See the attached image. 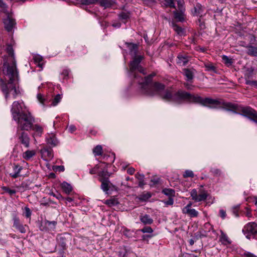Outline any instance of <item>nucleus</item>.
Listing matches in <instances>:
<instances>
[{
  "label": "nucleus",
  "instance_id": "f257e3e1",
  "mask_svg": "<svg viewBox=\"0 0 257 257\" xmlns=\"http://www.w3.org/2000/svg\"><path fill=\"white\" fill-rule=\"evenodd\" d=\"M173 102L177 104H182L184 102L199 103L207 107H211L210 104L220 103L217 99L209 97L203 98L197 95H195L181 89L174 93Z\"/></svg>",
  "mask_w": 257,
  "mask_h": 257
},
{
  "label": "nucleus",
  "instance_id": "f03ea898",
  "mask_svg": "<svg viewBox=\"0 0 257 257\" xmlns=\"http://www.w3.org/2000/svg\"><path fill=\"white\" fill-rule=\"evenodd\" d=\"M155 75V74L153 73L144 78H140L138 74L134 73V77L138 80V82L141 86L142 93L149 96H153L160 94L162 90L165 89L164 84L158 82H153V77Z\"/></svg>",
  "mask_w": 257,
  "mask_h": 257
},
{
  "label": "nucleus",
  "instance_id": "7ed1b4c3",
  "mask_svg": "<svg viewBox=\"0 0 257 257\" xmlns=\"http://www.w3.org/2000/svg\"><path fill=\"white\" fill-rule=\"evenodd\" d=\"M4 74L8 76L9 80L8 83H6L2 78H0V86L3 93L5 94V97L7 99L9 94L11 93L13 98H16L17 96L20 94V91L19 87L17 88L15 81L17 80L18 73L17 71H10L9 70L6 72L3 69Z\"/></svg>",
  "mask_w": 257,
  "mask_h": 257
},
{
  "label": "nucleus",
  "instance_id": "20e7f679",
  "mask_svg": "<svg viewBox=\"0 0 257 257\" xmlns=\"http://www.w3.org/2000/svg\"><path fill=\"white\" fill-rule=\"evenodd\" d=\"M17 122V130L29 131L31 130L35 119L29 112L23 111L22 113L14 119Z\"/></svg>",
  "mask_w": 257,
  "mask_h": 257
},
{
  "label": "nucleus",
  "instance_id": "39448f33",
  "mask_svg": "<svg viewBox=\"0 0 257 257\" xmlns=\"http://www.w3.org/2000/svg\"><path fill=\"white\" fill-rule=\"evenodd\" d=\"M8 56L4 57L3 69L6 72L17 71L16 68V61L15 58L14 52L11 45H8L6 49Z\"/></svg>",
  "mask_w": 257,
  "mask_h": 257
},
{
  "label": "nucleus",
  "instance_id": "423d86ee",
  "mask_svg": "<svg viewBox=\"0 0 257 257\" xmlns=\"http://www.w3.org/2000/svg\"><path fill=\"white\" fill-rule=\"evenodd\" d=\"M257 123V111L250 107H243L240 105L238 112Z\"/></svg>",
  "mask_w": 257,
  "mask_h": 257
},
{
  "label": "nucleus",
  "instance_id": "0eeeda50",
  "mask_svg": "<svg viewBox=\"0 0 257 257\" xmlns=\"http://www.w3.org/2000/svg\"><path fill=\"white\" fill-rule=\"evenodd\" d=\"M143 58L144 57L142 55L134 57L133 60L130 64V70L131 72L134 73L137 70L143 74H146L145 70L140 65Z\"/></svg>",
  "mask_w": 257,
  "mask_h": 257
},
{
  "label": "nucleus",
  "instance_id": "6e6552de",
  "mask_svg": "<svg viewBox=\"0 0 257 257\" xmlns=\"http://www.w3.org/2000/svg\"><path fill=\"white\" fill-rule=\"evenodd\" d=\"M220 103L218 104H210L209 105L211 107L210 108H216L217 106L220 105V107L224 109L227 111H232L235 113H238V109L240 105L237 104L232 103L228 102H220L218 101Z\"/></svg>",
  "mask_w": 257,
  "mask_h": 257
},
{
  "label": "nucleus",
  "instance_id": "1a4fd4ad",
  "mask_svg": "<svg viewBox=\"0 0 257 257\" xmlns=\"http://www.w3.org/2000/svg\"><path fill=\"white\" fill-rule=\"evenodd\" d=\"M184 2L183 0H177V9L173 12L174 18L178 22H183L184 20V12L185 11Z\"/></svg>",
  "mask_w": 257,
  "mask_h": 257
},
{
  "label": "nucleus",
  "instance_id": "9d476101",
  "mask_svg": "<svg viewBox=\"0 0 257 257\" xmlns=\"http://www.w3.org/2000/svg\"><path fill=\"white\" fill-rule=\"evenodd\" d=\"M242 231L245 234L246 233H248L246 235L247 238L250 239V236L252 235L254 238L257 239V223L255 222H251L247 223L245 225Z\"/></svg>",
  "mask_w": 257,
  "mask_h": 257
},
{
  "label": "nucleus",
  "instance_id": "9b49d317",
  "mask_svg": "<svg viewBox=\"0 0 257 257\" xmlns=\"http://www.w3.org/2000/svg\"><path fill=\"white\" fill-rule=\"evenodd\" d=\"M56 240L58 244L62 248V250L64 251L67 248V243L69 242L71 240V237L70 234L64 233L63 234H58L57 236Z\"/></svg>",
  "mask_w": 257,
  "mask_h": 257
},
{
  "label": "nucleus",
  "instance_id": "f8f14e48",
  "mask_svg": "<svg viewBox=\"0 0 257 257\" xmlns=\"http://www.w3.org/2000/svg\"><path fill=\"white\" fill-rule=\"evenodd\" d=\"M108 163L102 162V166L103 167L100 168L101 170L98 172V180L99 181L109 180V178L111 175V173L108 172Z\"/></svg>",
  "mask_w": 257,
  "mask_h": 257
},
{
  "label": "nucleus",
  "instance_id": "ddd939ff",
  "mask_svg": "<svg viewBox=\"0 0 257 257\" xmlns=\"http://www.w3.org/2000/svg\"><path fill=\"white\" fill-rule=\"evenodd\" d=\"M11 112L13 119L17 118L22 113V106L19 101H14L12 105Z\"/></svg>",
  "mask_w": 257,
  "mask_h": 257
},
{
  "label": "nucleus",
  "instance_id": "4468645a",
  "mask_svg": "<svg viewBox=\"0 0 257 257\" xmlns=\"http://www.w3.org/2000/svg\"><path fill=\"white\" fill-rule=\"evenodd\" d=\"M17 135L18 137L20 142L26 148L29 147L30 138L28 134L24 132V131H17Z\"/></svg>",
  "mask_w": 257,
  "mask_h": 257
},
{
  "label": "nucleus",
  "instance_id": "2eb2a0df",
  "mask_svg": "<svg viewBox=\"0 0 257 257\" xmlns=\"http://www.w3.org/2000/svg\"><path fill=\"white\" fill-rule=\"evenodd\" d=\"M190 58L191 57L187 53L185 52L180 53L177 57L176 62L180 66H184L187 65Z\"/></svg>",
  "mask_w": 257,
  "mask_h": 257
},
{
  "label": "nucleus",
  "instance_id": "dca6fc26",
  "mask_svg": "<svg viewBox=\"0 0 257 257\" xmlns=\"http://www.w3.org/2000/svg\"><path fill=\"white\" fill-rule=\"evenodd\" d=\"M7 14L8 16L6 19H4L3 23L6 30L8 32H11L13 30L16 22L15 20L11 17L8 13H7Z\"/></svg>",
  "mask_w": 257,
  "mask_h": 257
},
{
  "label": "nucleus",
  "instance_id": "f3484780",
  "mask_svg": "<svg viewBox=\"0 0 257 257\" xmlns=\"http://www.w3.org/2000/svg\"><path fill=\"white\" fill-rule=\"evenodd\" d=\"M13 219L14 221L13 227L22 233H26V227H28V226L27 225H24L22 223H21L19 218L17 216H15Z\"/></svg>",
  "mask_w": 257,
  "mask_h": 257
},
{
  "label": "nucleus",
  "instance_id": "a211bd4d",
  "mask_svg": "<svg viewBox=\"0 0 257 257\" xmlns=\"http://www.w3.org/2000/svg\"><path fill=\"white\" fill-rule=\"evenodd\" d=\"M42 158L45 160H51L53 157V150L51 148H44L41 150Z\"/></svg>",
  "mask_w": 257,
  "mask_h": 257
},
{
  "label": "nucleus",
  "instance_id": "6ab92c4d",
  "mask_svg": "<svg viewBox=\"0 0 257 257\" xmlns=\"http://www.w3.org/2000/svg\"><path fill=\"white\" fill-rule=\"evenodd\" d=\"M125 45L130 51V54L133 57L138 56L139 45L133 43L126 42Z\"/></svg>",
  "mask_w": 257,
  "mask_h": 257
},
{
  "label": "nucleus",
  "instance_id": "aec40b11",
  "mask_svg": "<svg viewBox=\"0 0 257 257\" xmlns=\"http://www.w3.org/2000/svg\"><path fill=\"white\" fill-rule=\"evenodd\" d=\"M194 69L184 68L183 69V74L186 77V80L191 82L194 77Z\"/></svg>",
  "mask_w": 257,
  "mask_h": 257
},
{
  "label": "nucleus",
  "instance_id": "412c9836",
  "mask_svg": "<svg viewBox=\"0 0 257 257\" xmlns=\"http://www.w3.org/2000/svg\"><path fill=\"white\" fill-rule=\"evenodd\" d=\"M14 172L10 174V176L13 178H17L21 176L20 172L23 169V167L16 164H14L13 166Z\"/></svg>",
  "mask_w": 257,
  "mask_h": 257
},
{
  "label": "nucleus",
  "instance_id": "4be33fe9",
  "mask_svg": "<svg viewBox=\"0 0 257 257\" xmlns=\"http://www.w3.org/2000/svg\"><path fill=\"white\" fill-rule=\"evenodd\" d=\"M163 90H162L160 94H157L156 95H159L161 96V97L164 100L167 101H172L173 98L174 97V94H172L171 91L169 90H165V94H162L161 93Z\"/></svg>",
  "mask_w": 257,
  "mask_h": 257
},
{
  "label": "nucleus",
  "instance_id": "5701e85b",
  "mask_svg": "<svg viewBox=\"0 0 257 257\" xmlns=\"http://www.w3.org/2000/svg\"><path fill=\"white\" fill-rule=\"evenodd\" d=\"M47 143L53 147H55L58 144V141L56 139L55 135L53 134L49 135L47 137Z\"/></svg>",
  "mask_w": 257,
  "mask_h": 257
},
{
  "label": "nucleus",
  "instance_id": "b1692460",
  "mask_svg": "<svg viewBox=\"0 0 257 257\" xmlns=\"http://www.w3.org/2000/svg\"><path fill=\"white\" fill-rule=\"evenodd\" d=\"M100 182L101 183L100 186L101 189L104 192L107 193L110 187L112 186V183L109 180L100 181Z\"/></svg>",
  "mask_w": 257,
  "mask_h": 257
},
{
  "label": "nucleus",
  "instance_id": "393cba45",
  "mask_svg": "<svg viewBox=\"0 0 257 257\" xmlns=\"http://www.w3.org/2000/svg\"><path fill=\"white\" fill-rule=\"evenodd\" d=\"M221 234L219 238V241L223 245L230 244L231 241H230L227 235L224 233L222 230L220 231Z\"/></svg>",
  "mask_w": 257,
  "mask_h": 257
},
{
  "label": "nucleus",
  "instance_id": "a878e982",
  "mask_svg": "<svg viewBox=\"0 0 257 257\" xmlns=\"http://www.w3.org/2000/svg\"><path fill=\"white\" fill-rule=\"evenodd\" d=\"M208 195L209 194H208L206 191L203 189H200L199 194L198 195V198L197 199V202H200L202 201L205 200L207 199Z\"/></svg>",
  "mask_w": 257,
  "mask_h": 257
},
{
  "label": "nucleus",
  "instance_id": "bb28decb",
  "mask_svg": "<svg viewBox=\"0 0 257 257\" xmlns=\"http://www.w3.org/2000/svg\"><path fill=\"white\" fill-rule=\"evenodd\" d=\"M97 4L105 9L110 7L113 5L111 0H97Z\"/></svg>",
  "mask_w": 257,
  "mask_h": 257
},
{
  "label": "nucleus",
  "instance_id": "cd10ccee",
  "mask_svg": "<svg viewBox=\"0 0 257 257\" xmlns=\"http://www.w3.org/2000/svg\"><path fill=\"white\" fill-rule=\"evenodd\" d=\"M246 48L247 49V54L248 55L257 57V47L252 45H248Z\"/></svg>",
  "mask_w": 257,
  "mask_h": 257
},
{
  "label": "nucleus",
  "instance_id": "c85d7f7f",
  "mask_svg": "<svg viewBox=\"0 0 257 257\" xmlns=\"http://www.w3.org/2000/svg\"><path fill=\"white\" fill-rule=\"evenodd\" d=\"M140 220L144 224H151L153 222V220L149 215L140 216Z\"/></svg>",
  "mask_w": 257,
  "mask_h": 257
},
{
  "label": "nucleus",
  "instance_id": "c756f323",
  "mask_svg": "<svg viewBox=\"0 0 257 257\" xmlns=\"http://www.w3.org/2000/svg\"><path fill=\"white\" fill-rule=\"evenodd\" d=\"M61 186L62 190L66 194H69L72 190V188L70 184L66 182H63L61 184Z\"/></svg>",
  "mask_w": 257,
  "mask_h": 257
},
{
  "label": "nucleus",
  "instance_id": "7c9ffc66",
  "mask_svg": "<svg viewBox=\"0 0 257 257\" xmlns=\"http://www.w3.org/2000/svg\"><path fill=\"white\" fill-rule=\"evenodd\" d=\"M36 155L35 150H27L23 154V158L26 160H29Z\"/></svg>",
  "mask_w": 257,
  "mask_h": 257
},
{
  "label": "nucleus",
  "instance_id": "2f4dec72",
  "mask_svg": "<svg viewBox=\"0 0 257 257\" xmlns=\"http://www.w3.org/2000/svg\"><path fill=\"white\" fill-rule=\"evenodd\" d=\"M183 214L188 215L190 217H196L198 216V212L195 209H186V211L182 212Z\"/></svg>",
  "mask_w": 257,
  "mask_h": 257
},
{
  "label": "nucleus",
  "instance_id": "473e14b6",
  "mask_svg": "<svg viewBox=\"0 0 257 257\" xmlns=\"http://www.w3.org/2000/svg\"><path fill=\"white\" fill-rule=\"evenodd\" d=\"M172 27H173L174 30L179 35H182L184 34L183 29L178 25H177L175 23H172Z\"/></svg>",
  "mask_w": 257,
  "mask_h": 257
},
{
  "label": "nucleus",
  "instance_id": "72a5a7b5",
  "mask_svg": "<svg viewBox=\"0 0 257 257\" xmlns=\"http://www.w3.org/2000/svg\"><path fill=\"white\" fill-rule=\"evenodd\" d=\"M162 193L165 195L168 196L169 197H173L175 196V192L174 189L170 188H165L162 190Z\"/></svg>",
  "mask_w": 257,
  "mask_h": 257
},
{
  "label": "nucleus",
  "instance_id": "f704fd0d",
  "mask_svg": "<svg viewBox=\"0 0 257 257\" xmlns=\"http://www.w3.org/2000/svg\"><path fill=\"white\" fill-rule=\"evenodd\" d=\"M94 156H100L102 155V147L101 145H97L93 150Z\"/></svg>",
  "mask_w": 257,
  "mask_h": 257
},
{
  "label": "nucleus",
  "instance_id": "c9c22d12",
  "mask_svg": "<svg viewBox=\"0 0 257 257\" xmlns=\"http://www.w3.org/2000/svg\"><path fill=\"white\" fill-rule=\"evenodd\" d=\"M164 2V5L166 7L170 8L176 9L175 5V2H177V0H163Z\"/></svg>",
  "mask_w": 257,
  "mask_h": 257
},
{
  "label": "nucleus",
  "instance_id": "e433bc0d",
  "mask_svg": "<svg viewBox=\"0 0 257 257\" xmlns=\"http://www.w3.org/2000/svg\"><path fill=\"white\" fill-rule=\"evenodd\" d=\"M33 59L36 63L38 64V66L41 68L42 67L43 63H41L43 61V57L39 55H35L33 57Z\"/></svg>",
  "mask_w": 257,
  "mask_h": 257
},
{
  "label": "nucleus",
  "instance_id": "4c0bfd02",
  "mask_svg": "<svg viewBox=\"0 0 257 257\" xmlns=\"http://www.w3.org/2000/svg\"><path fill=\"white\" fill-rule=\"evenodd\" d=\"M103 166H102V162L100 164H97L96 165L94 168H92L89 171V173L91 175L95 174L96 173L98 174V172L99 171H98L99 169H100L101 168H102Z\"/></svg>",
  "mask_w": 257,
  "mask_h": 257
},
{
  "label": "nucleus",
  "instance_id": "58836bf2",
  "mask_svg": "<svg viewBox=\"0 0 257 257\" xmlns=\"http://www.w3.org/2000/svg\"><path fill=\"white\" fill-rule=\"evenodd\" d=\"M222 59L223 63L228 66H231L233 63L232 59L226 55H223Z\"/></svg>",
  "mask_w": 257,
  "mask_h": 257
},
{
  "label": "nucleus",
  "instance_id": "ea45409f",
  "mask_svg": "<svg viewBox=\"0 0 257 257\" xmlns=\"http://www.w3.org/2000/svg\"><path fill=\"white\" fill-rule=\"evenodd\" d=\"M102 158L104 160L108 162V164L109 163L113 162L114 160V156L113 154H112L111 156L103 155L102 156Z\"/></svg>",
  "mask_w": 257,
  "mask_h": 257
},
{
  "label": "nucleus",
  "instance_id": "a19ab883",
  "mask_svg": "<svg viewBox=\"0 0 257 257\" xmlns=\"http://www.w3.org/2000/svg\"><path fill=\"white\" fill-rule=\"evenodd\" d=\"M204 66L207 71H212L214 72L215 71L216 68L212 63H205Z\"/></svg>",
  "mask_w": 257,
  "mask_h": 257
},
{
  "label": "nucleus",
  "instance_id": "79ce46f5",
  "mask_svg": "<svg viewBox=\"0 0 257 257\" xmlns=\"http://www.w3.org/2000/svg\"><path fill=\"white\" fill-rule=\"evenodd\" d=\"M151 197V195L149 193L143 194L139 197V199L141 201H145Z\"/></svg>",
  "mask_w": 257,
  "mask_h": 257
},
{
  "label": "nucleus",
  "instance_id": "37998d69",
  "mask_svg": "<svg viewBox=\"0 0 257 257\" xmlns=\"http://www.w3.org/2000/svg\"><path fill=\"white\" fill-rule=\"evenodd\" d=\"M31 130H34L39 134H42L43 132L42 127L38 124H33V126L32 127Z\"/></svg>",
  "mask_w": 257,
  "mask_h": 257
},
{
  "label": "nucleus",
  "instance_id": "c03bdc74",
  "mask_svg": "<svg viewBox=\"0 0 257 257\" xmlns=\"http://www.w3.org/2000/svg\"><path fill=\"white\" fill-rule=\"evenodd\" d=\"M61 98L60 94L56 95L52 100V105L53 106L56 105L60 101Z\"/></svg>",
  "mask_w": 257,
  "mask_h": 257
},
{
  "label": "nucleus",
  "instance_id": "a18cd8bd",
  "mask_svg": "<svg viewBox=\"0 0 257 257\" xmlns=\"http://www.w3.org/2000/svg\"><path fill=\"white\" fill-rule=\"evenodd\" d=\"M183 176L184 178H188V177H191L193 178L194 176V174L191 170H186L184 172V173L183 175Z\"/></svg>",
  "mask_w": 257,
  "mask_h": 257
},
{
  "label": "nucleus",
  "instance_id": "49530a36",
  "mask_svg": "<svg viewBox=\"0 0 257 257\" xmlns=\"http://www.w3.org/2000/svg\"><path fill=\"white\" fill-rule=\"evenodd\" d=\"M191 197L192 199L194 200L195 202H197V199L198 198V193L196 189H193L190 193Z\"/></svg>",
  "mask_w": 257,
  "mask_h": 257
},
{
  "label": "nucleus",
  "instance_id": "de8ad7c7",
  "mask_svg": "<svg viewBox=\"0 0 257 257\" xmlns=\"http://www.w3.org/2000/svg\"><path fill=\"white\" fill-rule=\"evenodd\" d=\"M82 4L85 5H89L97 4V0H82Z\"/></svg>",
  "mask_w": 257,
  "mask_h": 257
},
{
  "label": "nucleus",
  "instance_id": "09e8293b",
  "mask_svg": "<svg viewBox=\"0 0 257 257\" xmlns=\"http://www.w3.org/2000/svg\"><path fill=\"white\" fill-rule=\"evenodd\" d=\"M210 171L215 176H219L221 175V171L219 169L211 168Z\"/></svg>",
  "mask_w": 257,
  "mask_h": 257
},
{
  "label": "nucleus",
  "instance_id": "8fccbe9b",
  "mask_svg": "<svg viewBox=\"0 0 257 257\" xmlns=\"http://www.w3.org/2000/svg\"><path fill=\"white\" fill-rule=\"evenodd\" d=\"M3 189L4 191L8 193L11 195L15 194L16 193V191L15 190L11 189L8 187H4Z\"/></svg>",
  "mask_w": 257,
  "mask_h": 257
},
{
  "label": "nucleus",
  "instance_id": "3c124183",
  "mask_svg": "<svg viewBox=\"0 0 257 257\" xmlns=\"http://www.w3.org/2000/svg\"><path fill=\"white\" fill-rule=\"evenodd\" d=\"M245 84L250 86H254L257 87V81L256 80H250L248 79H245Z\"/></svg>",
  "mask_w": 257,
  "mask_h": 257
},
{
  "label": "nucleus",
  "instance_id": "603ef678",
  "mask_svg": "<svg viewBox=\"0 0 257 257\" xmlns=\"http://www.w3.org/2000/svg\"><path fill=\"white\" fill-rule=\"evenodd\" d=\"M0 8H1L5 13L7 12L8 6L3 0H0Z\"/></svg>",
  "mask_w": 257,
  "mask_h": 257
},
{
  "label": "nucleus",
  "instance_id": "864d4df0",
  "mask_svg": "<svg viewBox=\"0 0 257 257\" xmlns=\"http://www.w3.org/2000/svg\"><path fill=\"white\" fill-rule=\"evenodd\" d=\"M119 18L122 20H126L128 18V14L124 12H121L119 14Z\"/></svg>",
  "mask_w": 257,
  "mask_h": 257
},
{
  "label": "nucleus",
  "instance_id": "5fc2aeb1",
  "mask_svg": "<svg viewBox=\"0 0 257 257\" xmlns=\"http://www.w3.org/2000/svg\"><path fill=\"white\" fill-rule=\"evenodd\" d=\"M25 215L27 218H30L31 216L32 212L30 209L27 206L25 207Z\"/></svg>",
  "mask_w": 257,
  "mask_h": 257
},
{
  "label": "nucleus",
  "instance_id": "6e6d98bb",
  "mask_svg": "<svg viewBox=\"0 0 257 257\" xmlns=\"http://www.w3.org/2000/svg\"><path fill=\"white\" fill-rule=\"evenodd\" d=\"M141 231L143 233H152L153 230L150 226H146L141 229Z\"/></svg>",
  "mask_w": 257,
  "mask_h": 257
},
{
  "label": "nucleus",
  "instance_id": "4d7b16f0",
  "mask_svg": "<svg viewBox=\"0 0 257 257\" xmlns=\"http://www.w3.org/2000/svg\"><path fill=\"white\" fill-rule=\"evenodd\" d=\"M56 225V221H47L46 222V225L50 227L51 228L54 229Z\"/></svg>",
  "mask_w": 257,
  "mask_h": 257
},
{
  "label": "nucleus",
  "instance_id": "13d9d810",
  "mask_svg": "<svg viewBox=\"0 0 257 257\" xmlns=\"http://www.w3.org/2000/svg\"><path fill=\"white\" fill-rule=\"evenodd\" d=\"M117 203L115 199H109L105 201V204L112 206L115 205Z\"/></svg>",
  "mask_w": 257,
  "mask_h": 257
},
{
  "label": "nucleus",
  "instance_id": "bf43d9fd",
  "mask_svg": "<svg viewBox=\"0 0 257 257\" xmlns=\"http://www.w3.org/2000/svg\"><path fill=\"white\" fill-rule=\"evenodd\" d=\"M201 12L202 9L200 5H196V6L194 7V12L195 15H199Z\"/></svg>",
  "mask_w": 257,
  "mask_h": 257
},
{
  "label": "nucleus",
  "instance_id": "052dcab7",
  "mask_svg": "<svg viewBox=\"0 0 257 257\" xmlns=\"http://www.w3.org/2000/svg\"><path fill=\"white\" fill-rule=\"evenodd\" d=\"M136 178L140 180L139 186H141V183L142 182H144V175H141L140 174L137 173L136 174Z\"/></svg>",
  "mask_w": 257,
  "mask_h": 257
},
{
  "label": "nucleus",
  "instance_id": "680f3d73",
  "mask_svg": "<svg viewBox=\"0 0 257 257\" xmlns=\"http://www.w3.org/2000/svg\"><path fill=\"white\" fill-rule=\"evenodd\" d=\"M239 208V205H236L232 208V212L236 217H238L239 216L238 214Z\"/></svg>",
  "mask_w": 257,
  "mask_h": 257
},
{
  "label": "nucleus",
  "instance_id": "e2e57ef3",
  "mask_svg": "<svg viewBox=\"0 0 257 257\" xmlns=\"http://www.w3.org/2000/svg\"><path fill=\"white\" fill-rule=\"evenodd\" d=\"M166 205H172L174 203V200L172 197H169L168 200L164 201Z\"/></svg>",
  "mask_w": 257,
  "mask_h": 257
},
{
  "label": "nucleus",
  "instance_id": "0e129e2a",
  "mask_svg": "<svg viewBox=\"0 0 257 257\" xmlns=\"http://www.w3.org/2000/svg\"><path fill=\"white\" fill-rule=\"evenodd\" d=\"M199 26L201 29H204L205 28V23L203 21H201V19L198 20Z\"/></svg>",
  "mask_w": 257,
  "mask_h": 257
},
{
  "label": "nucleus",
  "instance_id": "69168bd1",
  "mask_svg": "<svg viewBox=\"0 0 257 257\" xmlns=\"http://www.w3.org/2000/svg\"><path fill=\"white\" fill-rule=\"evenodd\" d=\"M146 4L150 6H152L155 3L154 0H144Z\"/></svg>",
  "mask_w": 257,
  "mask_h": 257
},
{
  "label": "nucleus",
  "instance_id": "338daca9",
  "mask_svg": "<svg viewBox=\"0 0 257 257\" xmlns=\"http://www.w3.org/2000/svg\"><path fill=\"white\" fill-rule=\"evenodd\" d=\"M69 74V70L68 69H64L63 70L62 72V75L64 76V77H66L68 76V75Z\"/></svg>",
  "mask_w": 257,
  "mask_h": 257
},
{
  "label": "nucleus",
  "instance_id": "774afa93",
  "mask_svg": "<svg viewBox=\"0 0 257 257\" xmlns=\"http://www.w3.org/2000/svg\"><path fill=\"white\" fill-rule=\"evenodd\" d=\"M244 255L245 257H257V256H256L254 254L249 252L244 253Z\"/></svg>",
  "mask_w": 257,
  "mask_h": 257
}]
</instances>
